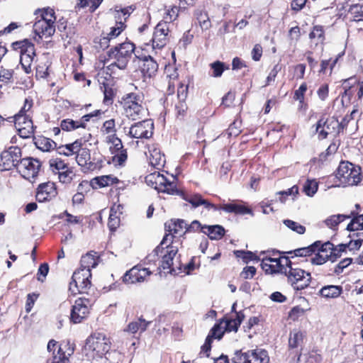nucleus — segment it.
I'll list each match as a JSON object with an SVG mask.
<instances>
[{"instance_id":"nucleus-1","label":"nucleus","mask_w":363,"mask_h":363,"mask_svg":"<svg viewBox=\"0 0 363 363\" xmlns=\"http://www.w3.org/2000/svg\"><path fill=\"white\" fill-rule=\"evenodd\" d=\"M135 45L130 42H124L113 46L106 52L107 58L105 63L108 64L107 68L113 71L115 67L119 69L127 68L135 50Z\"/></svg>"},{"instance_id":"nucleus-2","label":"nucleus","mask_w":363,"mask_h":363,"mask_svg":"<svg viewBox=\"0 0 363 363\" xmlns=\"http://www.w3.org/2000/svg\"><path fill=\"white\" fill-rule=\"evenodd\" d=\"M111 340L104 333H95L86 340L85 350L92 358H101L111 349Z\"/></svg>"},{"instance_id":"nucleus-3","label":"nucleus","mask_w":363,"mask_h":363,"mask_svg":"<svg viewBox=\"0 0 363 363\" xmlns=\"http://www.w3.org/2000/svg\"><path fill=\"white\" fill-rule=\"evenodd\" d=\"M121 104L125 116L132 121L141 118L145 109L143 106L142 96L136 93H129L123 96Z\"/></svg>"},{"instance_id":"nucleus-4","label":"nucleus","mask_w":363,"mask_h":363,"mask_svg":"<svg viewBox=\"0 0 363 363\" xmlns=\"http://www.w3.org/2000/svg\"><path fill=\"white\" fill-rule=\"evenodd\" d=\"M281 252L279 250H272V252H262L260 256L262 257V267L266 272L271 274L273 273H283L284 271L287 269V266L291 264V260L288 257H272L271 256H276L280 255Z\"/></svg>"},{"instance_id":"nucleus-5","label":"nucleus","mask_w":363,"mask_h":363,"mask_svg":"<svg viewBox=\"0 0 363 363\" xmlns=\"http://www.w3.org/2000/svg\"><path fill=\"white\" fill-rule=\"evenodd\" d=\"M336 177L344 186L357 185L362 180L361 168L349 162H341L337 169Z\"/></svg>"},{"instance_id":"nucleus-6","label":"nucleus","mask_w":363,"mask_h":363,"mask_svg":"<svg viewBox=\"0 0 363 363\" xmlns=\"http://www.w3.org/2000/svg\"><path fill=\"white\" fill-rule=\"evenodd\" d=\"M91 273L89 269L76 270L69 283V291L73 294H88V290L91 286Z\"/></svg>"},{"instance_id":"nucleus-7","label":"nucleus","mask_w":363,"mask_h":363,"mask_svg":"<svg viewBox=\"0 0 363 363\" xmlns=\"http://www.w3.org/2000/svg\"><path fill=\"white\" fill-rule=\"evenodd\" d=\"M282 274L287 277L289 282L296 290L305 289L311 282L310 273L299 268H294L291 264L287 266V269H285Z\"/></svg>"},{"instance_id":"nucleus-8","label":"nucleus","mask_w":363,"mask_h":363,"mask_svg":"<svg viewBox=\"0 0 363 363\" xmlns=\"http://www.w3.org/2000/svg\"><path fill=\"white\" fill-rule=\"evenodd\" d=\"M94 303L93 298L82 296L77 298L71 309L70 321L74 324L79 323L86 319Z\"/></svg>"},{"instance_id":"nucleus-9","label":"nucleus","mask_w":363,"mask_h":363,"mask_svg":"<svg viewBox=\"0 0 363 363\" xmlns=\"http://www.w3.org/2000/svg\"><path fill=\"white\" fill-rule=\"evenodd\" d=\"M233 361V363H269V358L266 350L256 349L245 352L236 351Z\"/></svg>"},{"instance_id":"nucleus-10","label":"nucleus","mask_w":363,"mask_h":363,"mask_svg":"<svg viewBox=\"0 0 363 363\" xmlns=\"http://www.w3.org/2000/svg\"><path fill=\"white\" fill-rule=\"evenodd\" d=\"M145 180L147 184H151L152 186L158 192L167 193L171 195L179 194L175 184L168 181L163 174H160L159 172H155L147 176Z\"/></svg>"},{"instance_id":"nucleus-11","label":"nucleus","mask_w":363,"mask_h":363,"mask_svg":"<svg viewBox=\"0 0 363 363\" xmlns=\"http://www.w3.org/2000/svg\"><path fill=\"white\" fill-rule=\"evenodd\" d=\"M22 156L21 150L18 147L12 146L1 154L0 167L2 171L11 170L13 167L18 169Z\"/></svg>"},{"instance_id":"nucleus-12","label":"nucleus","mask_w":363,"mask_h":363,"mask_svg":"<svg viewBox=\"0 0 363 363\" xmlns=\"http://www.w3.org/2000/svg\"><path fill=\"white\" fill-rule=\"evenodd\" d=\"M7 121L13 122L19 135L23 138H30L34 133L33 121L26 114L17 113L9 117Z\"/></svg>"},{"instance_id":"nucleus-13","label":"nucleus","mask_w":363,"mask_h":363,"mask_svg":"<svg viewBox=\"0 0 363 363\" xmlns=\"http://www.w3.org/2000/svg\"><path fill=\"white\" fill-rule=\"evenodd\" d=\"M154 124L152 120H143L135 123L129 128L128 135L137 139L150 138L153 134Z\"/></svg>"},{"instance_id":"nucleus-14","label":"nucleus","mask_w":363,"mask_h":363,"mask_svg":"<svg viewBox=\"0 0 363 363\" xmlns=\"http://www.w3.org/2000/svg\"><path fill=\"white\" fill-rule=\"evenodd\" d=\"M40 167V162L38 160L23 158L18 165V172L23 178L30 180L38 175Z\"/></svg>"},{"instance_id":"nucleus-15","label":"nucleus","mask_w":363,"mask_h":363,"mask_svg":"<svg viewBox=\"0 0 363 363\" xmlns=\"http://www.w3.org/2000/svg\"><path fill=\"white\" fill-rule=\"evenodd\" d=\"M152 274V272L140 265H135L127 271L123 277V281L125 284L142 283L147 281V277Z\"/></svg>"},{"instance_id":"nucleus-16","label":"nucleus","mask_w":363,"mask_h":363,"mask_svg":"<svg viewBox=\"0 0 363 363\" xmlns=\"http://www.w3.org/2000/svg\"><path fill=\"white\" fill-rule=\"evenodd\" d=\"M169 31V25L165 22H160L157 23L155 28L152 39V48L154 49H161L167 43Z\"/></svg>"},{"instance_id":"nucleus-17","label":"nucleus","mask_w":363,"mask_h":363,"mask_svg":"<svg viewBox=\"0 0 363 363\" xmlns=\"http://www.w3.org/2000/svg\"><path fill=\"white\" fill-rule=\"evenodd\" d=\"M33 30L38 36V38H35V40L39 43L43 38H48L54 35L55 27L52 23L38 20L33 25Z\"/></svg>"},{"instance_id":"nucleus-18","label":"nucleus","mask_w":363,"mask_h":363,"mask_svg":"<svg viewBox=\"0 0 363 363\" xmlns=\"http://www.w3.org/2000/svg\"><path fill=\"white\" fill-rule=\"evenodd\" d=\"M186 226L187 223L182 219H172L166 222L164 224L165 230L167 232L165 235H169L168 242H169L170 240H173L174 237L181 236L185 234L186 233L185 232Z\"/></svg>"},{"instance_id":"nucleus-19","label":"nucleus","mask_w":363,"mask_h":363,"mask_svg":"<svg viewBox=\"0 0 363 363\" xmlns=\"http://www.w3.org/2000/svg\"><path fill=\"white\" fill-rule=\"evenodd\" d=\"M164 247L163 252L160 253L162 255L161 267L163 269H169V272H172L173 259L178 252V246L174 245L173 240H170L164 245Z\"/></svg>"},{"instance_id":"nucleus-20","label":"nucleus","mask_w":363,"mask_h":363,"mask_svg":"<svg viewBox=\"0 0 363 363\" xmlns=\"http://www.w3.org/2000/svg\"><path fill=\"white\" fill-rule=\"evenodd\" d=\"M57 194L55 184L53 182H48L38 186L35 197L38 202H45L55 198Z\"/></svg>"},{"instance_id":"nucleus-21","label":"nucleus","mask_w":363,"mask_h":363,"mask_svg":"<svg viewBox=\"0 0 363 363\" xmlns=\"http://www.w3.org/2000/svg\"><path fill=\"white\" fill-rule=\"evenodd\" d=\"M141 72L145 77L150 78L154 76L158 69V64L150 55L139 58Z\"/></svg>"},{"instance_id":"nucleus-22","label":"nucleus","mask_w":363,"mask_h":363,"mask_svg":"<svg viewBox=\"0 0 363 363\" xmlns=\"http://www.w3.org/2000/svg\"><path fill=\"white\" fill-rule=\"evenodd\" d=\"M76 161L81 167H84L87 169H91L94 164L91 162V155L89 149L80 146V150L76 153Z\"/></svg>"},{"instance_id":"nucleus-23","label":"nucleus","mask_w":363,"mask_h":363,"mask_svg":"<svg viewBox=\"0 0 363 363\" xmlns=\"http://www.w3.org/2000/svg\"><path fill=\"white\" fill-rule=\"evenodd\" d=\"M183 199L191 203L194 208H196L199 206H204L207 209L213 208L216 211L218 209L216 206L208 202L207 200L203 199L199 194L185 195L183 196Z\"/></svg>"},{"instance_id":"nucleus-24","label":"nucleus","mask_w":363,"mask_h":363,"mask_svg":"<svg viewBox=\"0 0 363 363\" xmlns=\"http://www.w3.org/2000/svg\"><path fill=\"white\" fill-rule=\"evenodd\" d=\"M202 232L207 235L211 240H220L225 234V229L219 225H203Z\"/></svg>"},{"instance_id":"nucleus-25","label":"nucleus","mask_w":363,"mask_h":363,"mask_svg":"<svg viewBox=\"0 0 363 363\" xmlns=\"http://www.w3.org/2000/svg\"><path fill=\"white\" fill-rule=\"evenodd\" d=\"M217 210H223L227 213H235L236 214H251L253 215L250 208L242 205L235 203H226L221 206L220 208L217 207Z\"/></svg>"},{"instance_id":"nucleus-26","label":"nucleus","mask_w":363,"mask_h":363,"mask_svg":"<svg viewBox=\"0 0 363 363\" xmlns=\"http://www.w3.org/2000/svg\"><path fill=\"white\" fill-rule=\"evenodd\" d=\"M342 293V287L337 285H328L322 287L319 294L326 298H335Z\"/></svg>"},{"instance_id":"nucleus-27","label":"nucleus","mask_w":363,"mask_h":363,"mask_svg":"<svg viewBox=\"0 0 363 363\" xmlns=\"http://www.w3.org/2000/svg\"><path fill=\"white\" fill-rule=\"evenodd\" d=\"M65 347H67V350L64 351V348L59 347L51 363H69V357L74 353V347L69 344L65 345Z\"/></svg>"},{"instance_id":"nucleus-28","label":"nucleus","mask_w":363,"mask_h":363,"mask_svg":"<svg viewBox=\"0 0 363 363\" xmlns=\"http://www.w3.org/2000/svg\"><path fill=\"white\" fill-rule=\"evenodd\" d=\"M150 323V321H146L145 319L140 318L138 320L130 323L125 331L130 332L133 334L138 331L142 333L147 329Z\"/></svg>"},{"instance_id":"nucleus-29","label":"nucleus","mask_w":363,"mask_h":363,"mask_svg":"<svg viewBox=\"0 0 363 363\" xmlns=\"http://www.w3.org/2000/svg\"><path fill=\"white\" fill-rule=\"evenodd\" d=\"M169 240V235H165L162 240L160 245L152 251V253L149 254L145 259V264H149L151 262H156L157 257L160 253L163 252V250L164 249V245L168 242Z\"/></svg>"},{"instance_id":"nucleus-30","label":"nucleus","mask_w":363,"mask_h":363,"mask_svg":"<svg viewBox=\"0 0 363 363\" xmlns=\"http://www.w3.org/2000/svg\"><path fill=\"white\" fill-rule=\"evenodd\" d=\"M318 242H320V244L317 246L315 252L319 251L323 254H328L330 259L334 262V259L333 258V257H337V248H335L334 245L329 241L325 242L324 243H323L321 241Z\"/></svg>"},{"instance_id":"nucleus-31","label":"nucleus","mask_w":363,"mask_h":363,"mask_svg":"<svg viewBox=\"0 0 363 363\" xmlns=\"http://www.w3.org/2000/svg\"><path fill=\"white\" fill-rule=\"evenodd\" d=\"M357 113V109H354L351 113L350 115H346L342 120L341 122H339L338 120L337 119H335V118H332L330 120V125H333V128H335V126H337V133H340L341 131H342L344 130V128H345L347 125H348V123L354 118V116Z\"/></svg>"},{"instance_id":"nucleus-32","label":"nucleus","mask_w":363,"mask_h":363,"mask_svg":"<svg viewBox=\"0 0 363 363\" xmlns=\"http://www.w3.org/2000/svg\"><path fill=\"white\" fill-rule=\"evenodd\" d=\"M320 244L319 242H315L312 245L306 247L294 250V251L288 252V254H294L296 257H307L311 256L313 253L315 252L317 246Z\"/></svg>"},{"instance_id":"nucleus-33","label":"nucleus","mask_w":363,"mask_h":363,"mask_svg":"<svg viewBox=\"0 0 363 363\" xmlns=\"http://www.w3.org/2000/svg\"><path fill=\"white\" fill-rule=\"evenodd\" d=\"M303 342V334L301 331L294 330L291 332L289 339V346L291 349L301 346Z\"/></svg>"},{"instance_id":"nucleus-34","label":"nucleus","mask_w":363,"mask_h":363,"mask_svg":"<svg viewBox=\"0 0 363 363\" xmlns=\"http://www.w3.org/2000/svg\"><path fill=\"white\" fill-rule=\"evenodd\" d=\"M96 265H97V261H96L95 257L90 253H87L85 255L82 257L81 260H80L79 269H89V271L91 272V269L92 268L96 267Z\"/></svg>"},{"instance_id":"nucleus-35","label":"nucleus","mask_w":363,"mask_h":363,"mask_svg":"<svg viewBox=\"0 0 363 363\" xmlns=\"http://www.w3.org/2000/svg\"><path fill=\"white\" fill-rule=\"evenodd\" d=\"M209 66L211 70V72H209V74L213 77H221L223 72L228 69V67L226 66L224 62L219 60L211 63Z\"/></svg>"},{"instance_id":"nucleus-36","label":"nucleus","mask_w":363,"mask_h":363,"mask_svg":"<svg viewBox=\"0 0 363 363\" xmlns=\"http://www.w3.org/2000/svg\"><path fill=\"white\" fill-rule=\"evenodd\" d=\"M349 14L351 16L352 21L359 23L363 21V6L359 4H353L349 9Z\"/></svg>"},{"instance_id":"nucleus-37","label":"nucleus","mask_w":363,"mask_h":363,"mask_svg":"<svg viewBox=\"0 0 363 363\" xmlns=\"http://www.w3.org/2000/svg\"><path fill=\"white\" fill-rule=\"evenodd\" d=\"M100 187H105L118 182L117 177L112 175H104L94 179Z\"/></svg>"},{"instance_id":"nucleus-38","label":"nucleus","mask_w":363,"mask_h":363,"mask_svg":"<svg viewBox=\"0 0 363 363\" xmlns=\"http://www.w3.org/2000/svg\"><path fill=\"white\" fill-rule=\"evenodd\" d=\"M330 121H325L323 118L320 119L318 121V123L316 124L315 131L318 133V138L320 140H323L327 138V136L328 135V132L325 129V126H326L327 129H329V126L330 125Z\"/></svg>"},{"instance_id":"nucleus-39","label":"nucleus","mask_w":363,"mask_h":363,"mask_svg":"<svg viewBox=\"0 0 363 363\" xmlns=\"http://www.w3.org/2000/svg\"><path fill=\"white\" fill-rule=\"evenodd\" d=\"M150 161L154 167H162L165 162L164 156L161 155L159 150L155 148L151 151Z\"/></svg>"},{"instance_id":"nucleus-40","label":"nucleus","mask_w":363,"mask_h":363,"mask_svg":"<svg viewBox=\"0 0 363 363\" xmlns=\"http://www.w3.org/2000/svg\"><path fill=\"white\" fill-rule=\"evenodd\" d=\"M179 11L180 8L179 6H170L169 9H167L165 15L164 16V20L161 22H165L167 24L169 25V23H172L177 18Z\"/></svg>"},{"instance_id":"nucleus-41","label":"nucleus","mask_w":363,"mask_h":363,"mask_svg":"<svg viewBox=\"0 0 363 363\" xmlns=\"http://www.w3.org/2000/svg\"><path fill=\"white\" fill-rule=\"evenodd\" d=\"M22 43H26L28 45L26 48H23V51H21V57L26 58L29 62H32L33 57L35 56L34 45L28 40H23Z\"/></svg>"},{"instance_id":"nucleus-42","label":"nucleus","mask_w":363,"mask_h":363,"mask_svg":"<svg viewBox=\"0 0 363 363\" xmlns=\"http://www.w3.org/2000/svg\"><path fill=\"white\" fill-rule=\"evenodd\" d=\"M324 31L323 27L320 26H315L313 27V30L309 34V38L311 40L317 45L322 43L324 40Z\"/></svg>"},{"instance_id":"nucleus-43","label":"nucleus","mask_w":363,"mask_h":363,"mask_svg":"<svg viewBox=\"0 0 363 363\" xmlns=\"http://www.w3.org/2000/svg\"><path fill=\"white\" fill-rule=\"evenodd\" d=\"M112 153L115 154L112 159L113 162L117 165H123L128 158L126 150L122 148L120 150H112Z\"/></svg>"},{"instance_id":"nucleus-44","label":"nucleus","mask_w":363,"mask_h":363,"mask_svg":"<svg viewBox=\"0 0 363 363\" xmlns=\"http://www.w3.org/2000/svg\"><path fill=\"white\" fill-rule=\"evenodd\" d=\"M37 14H39V16H38V18L40 17L39 20H43L45 21L55 23L56 18L55 16V12L52 9L48 8L39 10Z\"/></svg>"},{"instance_id":"nucleus-45","label":"nucleus","mask_w":363,"mask_h":363,"mask_svg":"<svg viewBox=\"0 0 363 363\" xmlns=\"http://www.w3.org/2000/svg\"><path fill=\"white\" fill-rule=\"evenodd\" d=\"M49 164L52 171L55 174H58L68 168L67 164L65 163L64 161L58 158L51 159L49 161Z\"/></svg>"},{"instance_id":"nucleus-46","label":"nucleus","mask_w":363,"mask_h":363,"mask_svg":"<svg viewBox=\"0 0 363 363\" xmlns=\"http://www.w3.org/2000/svg\"><path fill=\"white\" fill-rule=\"evenodd\" d=\"M360 229H363V214L354 217L347 227V230L350 231H356Z\"/></svg>"},{"instance_id":"nucleus-47","label":"nucleus","mask_w":363,"mask_h":363,"mask_svg":"<svg viewBox=\"0 0 363 363\" xmlns=\"http://www.w3.org/2000/svg\"><path fill=\"white\" fill-rule=\"evenodd\" d=\"M120 224V218L116 215L115 207H111L110 210V214L108 218V225L111 230H115Z\"/></svg>"},{"instance_id":"nucleus-48","label":"nucleus","mask_w":363,"mask_h":363,"mask_svg":"<svg viewBox=\"0 0 363 363\" xmlns=\"http://www.w3.org/2000/svg\"><path fill=\"white\" fill-rule=\"evenodd\" d=\"M37 147L43 151H50L56 147V143L47 138H43L36 143Z\"/></svg>"},{"instance_id":"nucleus-49","label":"nucleus","mask_w":363,"mask_h":363,"mask_svg":"<svg viewBox=\"0 0 363 363\" xmlns=\"http://www.w3.org/2000/svg\"><path fill=\"white\" fill-rule=\"evenodd\" d=\"M283 223L287 228L298 234L302 235L306 231V228L303 225L294 220L286 219L284 220Z\"/></svg>"},{"instance_id":"nucleus-50","label":"nucleus","mask_w":363,"mask_h":363,"mask_svg":"<svg viewBox=\"0 0 363 363\" xmlns=\"http://www.w3.org/2000/svg\"><path fill=\"white\" fill-rule=\"evenodd\" d=\"M107 142L111 143L112 145L110 147L111 150H120L123 148L122 141L118 138L116 134H111L107 136Z\"/></svg>"},{"instance_id":"nucleus-51","label":"nucleus","mask_w":363,"mask_h":363,"mask_svg":"<svg viewBox=\"0 0 363 363\" xmlns=\"http://www.w3.org/2000/svg\"><path fill=\"white\" fill-rule=\"evenodd\" d=\"M57 174L60 182L63 184L70 183L73 177L75 175L73 171L69 167L59 172Z\"/></svg>"},{"instance_id":"nucleus-52","label":"nucleus","mask_w":363,"mask_h":363,"mask_svg":"<svg viewBox=\"0 0 363 363\" xmlns=\"http://www.w3.org/2000/svg\"><path fill=\"white\" fill-rule=\"evenodd\" d=\"M187 105L185 100H177L174 104L175 115L178 117L183 118L187 111Z\"/></svg>"},{"instance_id":"nucleus-53","label":"nucleus","mask_w":363,"mask_h":363,"mask_svg":"<svg viewBox=\"0 0 363 363\" xmlns=\"http://www.w3.org/2000/svg\"><path fill=\"white\" fill-rule=\"evenodd\" d=\"M60 127L62 130L65 131H72L79 128L77 121L69 118L62 120L60 123Z\"/></svg>"},{"instance_id":"nucleus-54","label":"nucleus","mask_w":363,"mask_h":363,"mask_svg":"<svg viewBox=\"0 0 363 363\" xmlns=\"http://www.w3.org/2000/svg\"><path fill=\"white\" fill-rule=\"evenodd\" d=\"M13 70L1 67L0 70V81L5 84L12 83L13 82Z\"/></svg>"},{"instance_id":"nucleus-55","label":"nucleus","mask_w":363,"mask_h":363,"mask_svg":"<svg viewBox=\"0 0 363 363\" xmlns=\"http://www.w3.org/2000/svg\"><path fill=\"white\" fill-rule=\"evenodd\" d=\"M304 192L309 196H313L318 190V183L315 180H308L303 186Z\"/></svg>"},{"instance_id":"nucleus-56","label":"nucleus","mask_w":363,"mask_h":363,"mask_svg":"<svg viewBox=\"0 0 363 363\" xmlns=\"http://www.w3.org/2000/svg\"><path fill=\"white\" fill-rule=\"evenodd\" d=\"M67 344V343L59 345L58 342L57 341H55V340H50L48 342L47 348H48V352H52V356H55V354H57V353L59 350V347L64 348V351H67V347H65V345ZM52 357L54 358V357Z\"/></svg>"},{"instance_id":"nucleus-57","label":"nucleus","mask_w":363,"mask_h":363,"mask_svg":"<svg viewBox=\"0 0 363 363\" xmlns=\"http://www.w3.org/2000/svg\"><path fill=\"white\" fill-rule=\"evenodd\" d=\"M101 113L100 110H96L90 113L83 116L79 121H77L79 128H85L86 123L93 117L97 116Z\"/></svg>"},{"instance_id":"nucleus-58","label":"nucleus","mask_w":363,"mask_h":363,"mask_svg":"<svg viewBox=\"0 0 363 363\" xmlns=\"http://www.w3.org/2000/svg\"><path fill=\"white\" fill-rule=\"evenodd\" d=\"M317 253L315 254V256L311 257V262L313 264L321 265L325 263L330 258L328 257V254H323L319 251H316Z\"/></svg>"},{"instance_id":"nucleus-59","label":"nucleus","mask_w":363,"mask_h":363,"mask_svg":"<svg viewBox=\"0 0 363 363\" xmlns=\"http://www.w3.org/2000/svg\"><path fill=\"white\" fill-rule=\"evenodd\" d=\"M102 1L103 0H79L78 6L82 8L89 6L90 9L94 11L99 7Z\"/></svg>"},{"instance_id":"nucleus-60","label":"nucleus","mask_w":363,"mask_h":363,"mask_svg":"<svg viewBox=\"0 0 363 363\" xmlns=\"http://www.w3.org/2000/svg\"><path fill=\"white\" fill-rule=\"evenodd\" d=\"M307 90V84L304 82L301 84L299 88L295 91L294 99L298 101L300 104H303L304 101V95Z\"/></svg>"},{"instance_id":"nucleus-61","label":"nucleus","mask_w":363,"mask_h":363,"mask_svg":"<svg viewBox=\"0 0 363 363\" xmlns=\"http://www.w3.org/2000/svg\"><path fill=\"white\" fill-rule=\"evenodd\" d=\"M82 145V139H77L72 143L67 144L68 155L70 156L75 155L80 150V146Z\"/></svg>"},{"instance_id":"nucleus-62","label":"nucleus","mask_w":363,"mask_h":363,"mask_svg":"<svg viewBox=\"0 0 363 363\" xmlns=\"http://www.w3.org/2000/svg\"><path fill=\"white\" fill-rule=\"evenodd\" d=\"M352 259L351 258H345L341 260L335 267L334 273L337 275L342 273L344 269L347 267L351 263Z\"/></svg>"},{"instance_id":"nucleus-63","label":"nucleus","mask_w":363,"mask_h":363,"mask_svg":"<svg viewBox=\"0 0 363 363\" xmlns=\"http://www.w3.org/2000/svg\"><path fill=\"white\" fill-rule=\"evenodd\" d=\"M222 323L224 324V326H223L225 329L224 330L228 332H236L240 326L239 320H235L233 319L227 320Z\"/></svg>"},{"instance_id":"nucleus-64","label":"nucleus","mask_w":363,"mask_h":363,"mask_svg":"<svg viewBox=\"0 0 363 363\" xmlns=\"http://www.w3.org/2000/svg\"><path fill=\"white\" fill-rule=\"evenodd\" d=\"M222 323L218 325H215L213 328L211 330L209 334L212 335V337L214 339H221L223 334H224V330L223 327L222 326Z\"/></svg>"}]
</instances>
